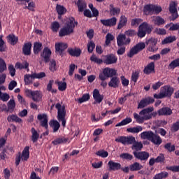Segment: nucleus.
<instances>
[{
  "mask_svg": "<svg viewBox=\"0 0 179 179\" xmlns=\"http://www.w3.org/2000/svg\"><path fill=\"white\" fill-rule=\"evenodd\" d=\"M43 78H45V73H44V72H41L38 73H32L33 80L34 79H43Z\"/></svg>",
  "mask_w": 179,
  "mask_h": 179,
  "instance_id": "obj_54",
  "label": "nucleus"
},
{
  "mask_svg": "<svg viewBox=\"0 0 179 179\" xmlns=\"http://www.w3.org/2000/svg\"><path fill=\"white\" fill-rule=\"evenodd\" d=\"M154 22L155 24H157V26H162V24H164V23H166V20H164L163 17L160 16H157L154 20Z\"/></svg>",
  "mask_w": 179,
  "mask_h": 179,
  "instance_id": "obj_49",
  "label": "nucleus"
},
{
  "mask_svg": "<svg viewBox=\"0 0 179 179\" xmlns=\"http://www.w3.org/2000/svg\"><path fill=\"white\" fill-rule=\"evenodd\" d=\"M38 120L41 122V127L47 129L48 128V117L45 113L38 115Z\"/></svg>",
  "mask_w": 179,
  "mask_h": 179,
  "instance_id": "obj_17",
  "label": "nucleus"
},
{
  "mask_svg": "<svg viewBox=\"0 0 179 179\" xmlns=\"http://www.w3.org/2000/svg\"><path fill=\"white\" fill-rule=\"evenodd\" d=\"M127 131V132H130L131 134H139V132H142V131H143V127H142V126L130 127V128H128Z\"/></svg>",
  "mask_w": 179,
  "mask_h": 179,
  "instance_id": "obj_36",
  "label": "nucleus"
},
{
  "mask_svg": "<svg viewBox=\"0 0 179 179\" xmlns=\"http://www.w3.org/2000/svg\"><path fill=\"white\" fill-rule=\"evenodd\" d=\"M87 51L90 54H92V52H93L94 48H96V44L94 43V42H93V41H91L88 43L87 45Z\"/></svg>",
  "mask_w": 179,
  "mask_h": 179,
  "instance_id": "obj_53",
  "label": "nucleus"
},
{
  "mask_svg": "<svg viewBox=\"0 0 179 179\" xmlns=\"http://www.w3.org/2000/svg\"><path fill=\"white\" fill-rule=\"evenodd\" d=\"M150 142L154 143V145H162V142H163V141L162 140V138H160V136L154 133V134H152V137L151 138Z\"/></svg>",
  "mask_w": 179,
  "mask_h": 179,
  "instance_id": "obj_31",
  "label": "nucleus"
},
{
  "mask_svg": "<svg viewBox=\"0 0 179 179\" xmlns=\"http://www.w3.org/2000/svg\"><path fill=\"white\" fill-rule=\"evenodd\" d=\"M161 92L164 94V97H171L174 93V87L170 85H164L161 87Z\"/></svg>",
  "mask_w": 179,
  "mask_h": 179,
  "instance_id": "obj_10",
  "label": "nucleus"
},
{
  "mask_svg": "<svg viewBox=\"0 0 179 179\" xmlns=\"http://www.w3.org/2000/svg\"><path fill=\"white\" fill-rule=\"evenodd\" d=\"M140 23H142V19H141V18H134V19L131 20V26L132 27H138V26H139Z\"/></svg>",
  "mask_w": 179,
  "mask_h": 179,
  "instance_id": "obj_57",
  "label": "nucleus"
},
{
  "mask_svg": "<svg viewBox=\"0 0 179 179\" xmlns=\"http://www.w3.org/2000/svg\"><path fill=\"white\" fill-rule=\"evenodd\" d=\"M131 96H134V93L129 92V94H127L126 95L124 96V97H121L119 99V104H124Z\"/></svg>",
  "mask_w": 179,
  "mask_h": 179,
  "instance_id": "obj_50",
  "label": "nucleus"
},
{
  "mask_svg": "<svg viewBox=\"0 0 179 179\" xmlns=\"http://www.w3.org/2000/svg\"><path fill=\"white\" fill-rule=\"evenodd\" d=\"M177 2L176 1H171L169 3V13H174L175 12H177Z\"/></svg>",
  "mask_w": 179,
  "mask_h": 179,
  "instance_id": "obj_43",
  "label": "nucleus"
},
{
  "mask_svg": "<svg viewBox=\"0 0 179 179\" xmlns=\"http://www.w3.org/2000/svg\"><path fill=\"white\" fill-rule=\"evenodd\" d=\"M55 48L56 54H59L60 57H64V52L68 48V44L64 43H55Z\"/></svg>",
  "mask_w": 179,
  "mask_h": 179,
  "instance_id": "obj_9",
  "label": "nucleus"
},
{
  "mask_svg": "<svg viewBox=\"0 0 179 179\" xmlns=\"http://www.w3.org/2000/svg\"><path fill=\"white\" fill-rule=\"evenodd\" d=\"M49 69L50 72H55L57 71V62L55 59H52L49 64Z\"/></svg>",
  "mask_w": 179,
  "mask_h": 179,
  "instance_id": "obj_51",
  "label": "nucleus"
},
{
  "mask_svg": "<svg viewBox=\"0 0 179 179\" xmlns=\"http://www.w3.org/2000/svg\"><path fill=\"white\" fill-rule=\"evenodd\" d=\"M146 44L148 45V50L150 52H155V51H157V48L156 45H157V39L155 38H150L146 41Z\"/></svg>",
  "mask_w": 179,
  "mask_h": 179,
  "instance_id": "obj_11",
  "label": "nucleus"
},
{
  "mask_svg": "<svg viewBox=\"0 0 179 179\" xmlns=\"http://www.w3.org/2000/svg\"><path fill=\"white\" fill-rule=\"evenodd\" d=\"M57 120H58V121L62 122V125L63 127H65V125L66 124V113H58Z\"/></svg>",
  "mask_w": 179,
  "mask_h": 179,
  "instance_id": "obj_37",
  "label": "nucleus"
},
{
  "mask_svg": "<svg viewBox=\"0 0 179 179\" xmlns=\"http://www.w3.org/2000/svg\"><path fill=\"white\" fill-rule=\"evenodd\" d=\"M90 61H92V62H94V64H97L98 65H101V64H103V59L98 58L96 55H92L90 57Z\"/></svg>",
  "mask_w": 179,
  "mask_h": 179,
  "instance_id": "obj_46",
  "label": "nucleus"
},
{
  "mask_svg": "<svg viewBox=\"0 0 179 179\" xmlns=\"http://www.w3.org/2000/svg\"><path fill=\"white\" fill-rule=\"evenodd\" d=\"M30 150V147L29 146H26L22 152V155H20L21 157V160L22 162H27V160L29 159V150Z\"/></svg>",
  "mask_w": 179,
  "mask_h": 179,
  "instance_id": "obj_27",
  "label": "nucleus"
},
{
  "mask_svg": "<svg viewBox=\"0 0 179 179\" xmlns=\"http://www.w3.org/2000/svg\"><path fill=\"white\" fill-rule=\"evenodd\" d=\"M124 35L127 36V37H135L136 36V31L134 29H128L125 31Z\"/></svg>",
  "mask_w": 179,
  "mask_h": 179,
  "instance_id": "obj_61",
  "label": "nucleus"
},
{
  "mask_svg": "<svg viewBox=\"0 0 179 179\" xmlns=\"http://www.w3.org/2000/svg\"><path fill=\"white\" fill-rule=\"evenodd\" d=\"M144 73L145 75H150L152 72H155V62H152L148 64L143 70Z\"/></svg>",
  "mask_w": 179,
  "mask_h": 179,
  "instance_id": "obj_24",
  "label": "nucleus"
},
{
  "mask_svg": "<svg viewBox=\"0 0 179 179\" xmlns=\"http://www.w3.org/2000/svg\"><path fill=\"white\" fill-rule=\"evenodd\" d=\"M138 27L142 29L146 34H150V33H152V29H153V27H152V25L149 24L146 22H143L141 24L139 25Z\"/></svg>",
  "mask_w": 179,
  "mask_h": 179,
  "instance_id": "obj_20",
  "label": "nucleus"
},
{
  "mask_svg": "<svg viewBox=\"0 0 179 179\" xmlns=\"http://www.w3.org/2000/svg\"><path fill=\"white\" fill-rule=\"evenodd\" d=\"M5 71H6V63L3 59L0 58V73Z\"/></svg>",
  "mask_w": 179,
  "mask_h": 179,
  "instance_id": "obj_62",
  "label": "nucleus"
},
{
  "mask_svg": "<svg viewBox=\"0 0 179 179\" xmlns=\"http://www.w3.org/2000/svg\"><path fill=\"white\" fill-rule=\"evenodd\" d=\"M31 42L25 43L22 47V54L26 56L31 55Z\"/></svg>",
  "mask_w": 179,
  "mask_h": 179,
  "instance_id": "obj_19",
  "label": "nucleus"
},
{
  "mask_svg": "<svg viewBox=\"0 0 179 179\" xmlns=\"http://www.w3.org/2000/svg\"><path fill=\"white\" fill-rule=\"evenodd\" d=\"M109 170L115 171L117 170H121V164L118 162H114L113 161H109L108 163Z\"/></svg>",
  "mask_w": 179,
  "mask_h": 179,
  "instance_id": "obj_22",
  "label": "nucleus"
},
{
  "mask_svg": "<svg viewBox=\"0 0 179 179\" xmlns=\"http://www.w3.org/2000/svg\"><path fill=\"white\" fill-rule=\"evenodd\" d=\"M118 61V57L114 54L107 55L103 59V63L106 65H113V64H117Z\"/></svg>",
  "mask_w": 179,
  "mask_h": 179,
  "instance_id": "obj_14",
  "label": "nucleus"
},
{
  "mask_svg": "<svg viewBox=\"0 0 179 179\" xmlns=\"http://www.w3.org/2000/svg\"><path fill=\"white\" fill-rule=\"evenodd\" d=\"M51 49H49L48 47H45L43 50V52L41 53V58H43L44 62L48 64L50 62V58H51Z\"/></svg>",
  "mask_w": 179,
  "mask_h": 179,
  "instance_id": "obj_13",
  "label": "nucleus"
},
{
  "mask_svg": "<svg viewBox=\"0 0 179 179\" xmlns=\"http://www.w3.org/2000/svg\"><path fill=\"white\" fill-rule=\"evenodd\" d=\"M93 98L94 100V104H100L104 99V95L100 94V91L98 89H94L93 91Z\"/></svg>",
  "mask_w": 179,
  "mask_h": 179,
  "instance_id": "obj_16",
  "label": "nucleus"
},
{
  "mask_svg": "<svg viewBox=\"0 0 179 179\" xmlns=\"http://www.w3.org/2000/svg\"><path fill=\"white\" fill-rule=\"evenodd\" d=\"M49 125L50 127V128H52V129L53 130V132H58L61 124H59V122L57 120H52L49 122Z\"/></svg>",
  "mask_w": 179,
  "mask_h": 179,
  "instance_id": "obj_23",
  "label": "nucleus"
},
{
  "mask_svg": "<svg viewBox=\"0 0 179 179\" xmlns=\"http://www.w3.org/2000/svg\"><path fill=\"white\" fill-rule=\"evenodd\" d=\"M157 113H139L134 114V118L138 124H142L143 121L147 120H150L152 117H156Z\"/></svg>",
  "mask_w": 179,
  "mask_h": 179,
  "instance_id": "obj_4",
  "label": "nucleus"
},
{
  "mask_svg": "<svg viewBox=\"0 0 179 179\" xmlns=\"http://www.w3.org/2000/svg\"><path fill=\"white\" fill-rule=\"evenodd\" d=\"M133 154L134 155V157H136V159H138V160H148V159H149V152H148L134 151Z\"/></svg>",
  "mask_w": 179,
  "mask_h": 179,
  "instance_id": "obj_15",
  "label": "nucleus"
},
{
  "mask_svg": "<svg viewBox=\"0 0 179 179\" xmlns=\"http://www.w3.org/2000/svg\"><path fill=\"white\" fill-rule=\"evenodd\" d=\"M96 156H99V157H102L103 159H106V157H108V152L101 150L96 152Z\"/></svg>",
  "mask_w": 179,
  "mask_h": 179,
  "instance_id": "obj_52",
  "label": "nucleus"
},
{
  "mask_svg": "<svg viewBox=\"0 0 179 179\" xmlns=\"http://www.w3.org/2000/svg\"><path fill=\"white\" fill-rule=\"evenodd\" d=\"M120 12H121V9L117 7H114V5L110 4L109 8V13L111 16H117L120 15Z\"/></svg>",
  "mask_w": 179,
  "mask_h": 179,
  "instance_id": "obj_30",
  "label": "nucleus"
},
{
  "mask_svg": "<svg viewBox=\"0 0 179 179\" xmlns=\"http://www.w3.org/2000/svg\"><path fill=\"white\" fill-rule=\"evenodd\" d=\"M41 50H43V43H40V42H35L34 43V54L35 55H38V54H40V52H41Z\"/></svg>",
  "mask_w": 179,
  "mask_h": 179,
  "instance_id": "obj_26",
  "label": "nucleus"
},
{
  "mask_svg": "<svg viewBox=\"0 0 179 179\" xmlns=\"http://www.w3.org/2000/svg\"><path fill=\"white\" fill-rule=\"evenodd\" d=\"M56 10L60 16L62 15H65L66 13V8L64 7V6H61L59 4H57L56 6Z\"/></svg>",
  "mask_w": 179,
  "mask_h": 179,
  "instance_id": "obj_41",
  "label": "nucleus"
},
{
  "mask_svg": "<svg viewBox=\"0 0 179 179\" xmlns=\"http://www.w3.org/2000/svg\"><path fill=\"white\" fill-rule=\"evenodd\" d=\"M155 103V99L152 97L148 96L146 98H144L140 101L138 103L137 108H145L147 106H149L150 104H153Z\"/></svg>",
  "mask_w": 179,
  "mask_h": 179,
  "instance_id": "obj_8",
  "label": "nucleus"
},
{
  "mask_svg": "<svg viewBox=\"0 0 179 179\" xmlns=\"http://www.w3.org/2000/svg\"><path fill=\"white\" fill-rule=\"evenodd\" d=\"M6 51V45L5 41L2 39V36H0V52H5Z\"/></svg>",
  "mask_w": 179,
  "mask_h": 179,
  "instance_id": "obj_58",
  "label": "nucleus"
},
{
  "mask_svg": "<svg viewBox=\"0 0 179 179\" xmlns=\"http://www.w3.org/2000/svg\"><path fill=\"white\" fill-rule=\"evenodd\" d=\"M66 142H69V139L66 138H57L56 139H55L52 143V145H61V143H66Z\"/></svg>",
  "mask_w": 179,
  "mask_h": 179,
  "instance_id": "obj_39",
  "label": "nucleus"
},
{
  "mask_svg": "<svg viewBox=\"0 0 179 179\" xmlns=\"http://www.w3.org/2000/svg\"><path fill=\"white\" fill-rule=\"evenodd\" d=\"M167 176H169V173L167 172H161L158 174H156L154 176V179H163V178H167Z\"/></svg>",
  "mask_w": 179,
  "mask_h": 179,
  "instance_id": "obj_55",
  "label": "nucleus"
},
{
  "mask_svg": "<svg viewBox=\"0 0 179 179\" xmlns=\"http://www.w3.org/2000/svg\"><path fill=\"white\" fill-rule=\"evenodd\" d=\"M162 10L163 8H162V6L150 3L145 5L143 8V13L146 16H149V15H152L154 13L155 15H159Z\"/></svg>",
  "mask_w": 179,
  "mask_h": 179,
  "instance_id": "obj_3",
  "label": "nucleus"
},
{
  "mask_svg": "<svg viewBox=\"0 0 179 179\" xmlns=\"http://www.w3.org/2000/svg\"><path fill=\"white\" fill-rule=\"evenodd\" d=\"M57 86H58V90L60 92H64V90H66V83L65 82H57Z\"/></svg>",
  "mask_w": 179,
  "mask_h": 179,
  "instance_id": "obj_56",
  "label": "nucleus"
},
{
  "mask_svg": "<svg viewBox=\"0 0 179 179\" xmlns=\"http://www.w3.org/2000/svg\"><path fill=\"white\" fill-rule=\"evenodd\" d=\"M115 142H119L122 145H134L136 142V139L134 136H120L115 138Z\"/></svg>",
  "mask_w": 179,
  "mask_h": 179,
  "instance_id": "obj_6",
  "label": "nucleus"
},
{
  "mask_svg": "<svg viewBox=\"0 0 179 179\" xmlns=\"http://www.w3.org/2000/svg\"><path fill=\"white\" fill-rule=\"evenodd\" d=\"M33 74H26L24 76V80L25 82V85H30L31 83V80H33Z\"/></svg>",
  "mask_w": 179,
  "mask_h": 179,
  "instance_id": "obj_60",
  "label": "nucleus"
},
{
  "mask_svg": "<svg viewBox=\"0 0 179 179\" xmlns=\"http://www.w3.org/2000/svg\"><path fill=\"white\" fill-rule=\"evenodd\" d=\"M32 100L38 103V101H41V99H43V94L40 91H34V94H32Z\"/></svg>",
  "mask_w": 179,
  "mask_h": 179,
  "instance_id": "obj_33",
  "label": "nucleus"
},
{
  "mask_svg": "<svg viewBox=\"0 0 179 179\" xmlns=\"http://www.w3.org/2000/svg\"><path fill=\"white\" fill-rule=\"evenodd\" d=\"M100 22L103 26H106V27H114V26L117 24V17H113L107 20H101Z\"/></svg>",
  "mask_w": 179,
  "mask_h": 179,
  "instance_id": "obj_12",
  "label": "nucleus"
},
{
  "mask_svg": "<svg viewBox=\"0 0 179 179\" xmlns=\"http://www.w3.org/2000/svg\"><path fill=\"white\" fill-rule=\"evenodd\" d=\"M106 45H110V43H111V41H113V40H114V36H113V34H108L106 36Z\"/></svg>",
  "mask_w": 179,
  "mask_h": 179,
  "instance_id": "obj_63",
  "label": "nucleus"
},
{
  "mask_svg": "<svg viewBox=\"0 0 179 179\" xmlns=\"http://www.w3.org/2000/svg\"><path fill=\"white\" fill-rule=\"evenodd\" d=\"M154 134L155 133H153L152 131H143L140 134V136L141 139H147L148 141H151Z\"/></svg>",
  "mask_w": 179,
  "mask_h": 179,
  "instance_id": "obj_28",
  "label": "nucleus"
},
{
  "mask_svg": "<svg viewBox=\"0 0 179 179\" xmlns=\"http://www.w3.org/2000/svg\"><path fill=\"white\" fill-rule=\"evenodd\" d=\"M130 122H132V119L131 117H127L117 123L115 127H124V125H128Z\"/></svg>",
  "mask_w": 179,
  "mask_h": 179,
  "instance_id": "obj_44",
  "label": "nucleus"
},
{
  "mask_svg": "<svg viewBox=\"0 0 179 179\" xmlns=\"http://www.w3.org/2000/svg\"><path fill=\"white\" fill-rule=\"evenodd\" d=\"M113 76H117V70L109 67L103 69L102 72L99 73V79L101 81V86H102L103 89L107 87V83L106 80H107L108 78H113Z\"/></svg>",
  "mask_w": 179,
  "mask_h": 179,
  "instance_id": "obj_2",
  "label": "nucleus"
},
{
  "mask_svg": "<svg viewBox=\"0 0 179 179\" xmlns=\"http://www.w3.org/2000/svg\"><path fill=\"white\" fill-rule=\"evenodd\" d=\"M78 8V12H83L86 8H87V5L86 2L83 0H78L76 3Z\"/></svg>",
  "mask_w": 179,
  "mask_h": 179,
  "instance_id": "obj_32",
  "label": "nucleus"
},
{
  "mask_svg": "<svg viewBox=\"0 0 179 179\" xmlns=\"http://www.w3.org/2000/svg\"><path fill=\"white\" fill-rule=\"evenodd\" d=\"M177 40V38L176 36H168L164 40L162 41V44H170L171 43H173V41H176Z\"/></svg>",
  "mask_w": 179,
  "mask_h": 179,
  "instance_id": "obj_47",
  "label": "nucleus"
},
{
  "mask_svg": "<svg viewBox=\"0 0 179 179\" xmlns=\"http://www.w3.org/2000/svg\"><path fill=\"white\" fill-rule=\"evenodd\" d=\"M131 43V38H127L125 34H119L117 37V44L118 47H122V45H128Z\"/></svg>",
  "mask_w": 179,
  "mask_h": 179,
  "instance_id": "obj_7",
  "label": "nucleus"
},
{
  "mask_svg": "<svg viewBox=\"0 0 179 179\" xmlns=\"http://www.w3.org/2000/svg\"><path fill=\"white\" fill-rule=\"evenodd\" d=\"M8 106V111H13L15 108L16 107V103H15L14 99H10V101L7 103Z\"/></svg>",
  "mask_w": 179,
  "mask_h": 179,
  "instance_id": "obj_48",
  "label": "nucleus"
},
{
  "mask_svg": "<svg viewBox=\"0 0 179 179\" xmlns=\"http://www.w3.org/2000/svg\"><path fill=\"white\" fill-rule=\"evenodd\" d=\"M90 100V94H84L81 98L78 99V102L81 104V103H85V101H88Z\"/></svg>",
  "mask_w": 179,
  "mask_h": 179,
  "instance_id": "obj_59",
  "label": "nucleus"
},
{
  "mask_svg": "<svg viewBox=\"0 0 179 179\" xmlns=\"http://www.w3.org/2000/svg\"><path fill=\"white\" fill-rule=\"evenodd\" d=\"M110 78V80L108 83L109 87H113V89H117V87H120V78L115 76Z\"/></svg>",
  "mask_w": 179,
  "mask_h": 179,
  "instance_id": "obj_18",
  "label": "nucleus"
},
{
  "mask_svg": "<svg viewBox=\"0 0 179 179\" xmlns=\"http://www.w3.org/2000/svg\"><path fill=\"white\" fill-rule=\"evenodd\" d=\"M128 23V17L125 15H121L119 20V23L117 24V29L121 30L122 27H125Z\"/></svg>",
  "mask_w": 179,
  "mask_h": 179,
  "instance_id": "obj_21",
  "label": "nucleus"
},
{
  "mask_svg": "<svg viewBox=\"0 0 179 179\" xmlns=\"http://www.w3.org/2000/svg\"><path fill=\"white\" fill-rule=\"evenodd\" d=\"M31 141L34 143H36L37 141H38V138H40V133L34 129V127H32L31 129Z\"/></svg>",
  "mask_w": 179,
  "mask_h": 179,
  "instance_id": "obj_29",
  "label": "nucleus"
},
{
  "mask_svg": "<svg viewBox=\"0 0 179 179\" xmlns=\"http://www.w3.org/2000/svg\"><path fill=\"white\" fill-rule=\"evenodd\" d=\"M143 148V144L142 142H134V143L132 145L131 149L132 150H134V152H138V150H142Z\"/></svg>",
  "mask_w": 179,
  "mask_h": 179,
  "instance_id": "obj_38",
  "label": "nucleus"
},
{
  "mask_svg": "<svg viewBox=\"0 0 179 179\" xmlns=\"http://www.w3.org/2000/svg\"><path fill=\"white\" fill-rule=\"evenodd\" d=\"M78 26V22L75 20L73 17L67 19L64 26L59 31V37H65V36H71L75 31V27Z\"/></svg>",
  "mask_w": 179,
  "mask_h": 179,
  "instance_id": "obj_1",
  "label": "nucleus"
},
{
  "mask_svg": "<svg viewBox=\"0 0 179 179\" xmlns=\"http://www.w3.org/2000/svg\"><path fill=\"white\" fill-rule=\"evenodd\" d=\"M7 121L8 122H22V119L19 118V117L15 115H11L8 116Z\"/></svg>",
  "mask_w": 179,
  "mask_h": 179,
  "instance_id": "obj_40",
  "label": "nucleus"
},
{
  "mask_svg": "<svg viewBox=\"0 0 179 179\" xmlns=\"http://www.w3.org/2000/svg\"><path fill=\"white\" fill-rule=\"evenodd\" d=\"M15 68L16 69H27L29 68V64L27 62L24 63L17 62L15 64Z\"/></svg>",
  "mask_w": 179,
  "mask_h": 179,
  "instance_id": "obj_45",
  "label": "nucleus"
},
{
  "mask_svg": "<svg viewBox=\"0 0 179 179\" xmlns=\"http://www.w3.org/2000/svg\"><path fill=\"white\" fill-rule=\"evenodd\" d=\"M7 39L11 45H15V44L17 43V41H19V38L15 36V34H9L7 36Z\"/></svg>",
  "mask_w": 179,
  "mask_h": 179,
  "instance_id": "obj_34",
  "label": "nucleus"
},
{
  "mask_svg": "<svg viewBox=\"0 0 179 179\" xmlns=\"http://www.w3.org/2000/svg\"><path fill=\"white\" fill-rule=\"evenodd\" d=\"M67 52H69L71 57H80V54H82V50H80V49H73L72 48H69L67 50Z\"/></svg>",
  "mask_w": 179,
  "mask_h": 179,
  "instance_id": "obj_25",
  "label": "nucleus"
},
{
  "mask_svg": "<svg viewBox=\"0 0 179 179\" xmlns=\"http://www.w3.org/2000/svg\"><path fill=\"white\" fill-rule=\"evenodd\" d=\"M179 66V57L172 61L168 66L169 69H176Z\"/></svg>",
  "mask_w": 179,
  "mask_h": 179,
  "instance_id": "obj_42",
  "label": "nucleus"
},
{
  "mask_svg": "<svg viewBox=\"0 0 179 179\" xmlns=\"http://www.w3.org/2000/svg\"><path fill=\"white\" fill-rule=\"evenodd\" d=\"M145 48H146V44L143 42H140L130 49L129 52L127 53V57L132 58L134 55H136V54L141 52Z\"/></svg>",
  "mask_w": 179,
  "mask_h": 179,
  "instance_id": "obj_5",
  "label": "nucleus"
},
{
  "mask_svg": "<svg viewBox=\"0 0 179 179\" xmlns=\"http://www.w3.org/2000/svg\"><path fill=\"white\" fill-rule=\"evenodd\" d=\"M55 108H57V113H66V111H65V106H62L59 103L55 105Z\"/></svg>",
  "mask_w": 179,
  "mask_h": 179,
  "instance_id": "obj_64",
  "label": "nucleus"
},
{
  "mask_svg": "<svg viewBox=\"0 0 179 179\" xmlns=\"http://www.w3.org/2000/svg\"><path fill=\"white\" fill-rule=\"evenodd\" d=\"M129 169L131 171H139V170H142V169H143V166L138 162H134L129 166Z\"/></svg>",
  "mask_w": 179,
  "mask_h": 179,
  "instance_id": "obj_35",
  "label": "nucleus"
}]
</instances>
